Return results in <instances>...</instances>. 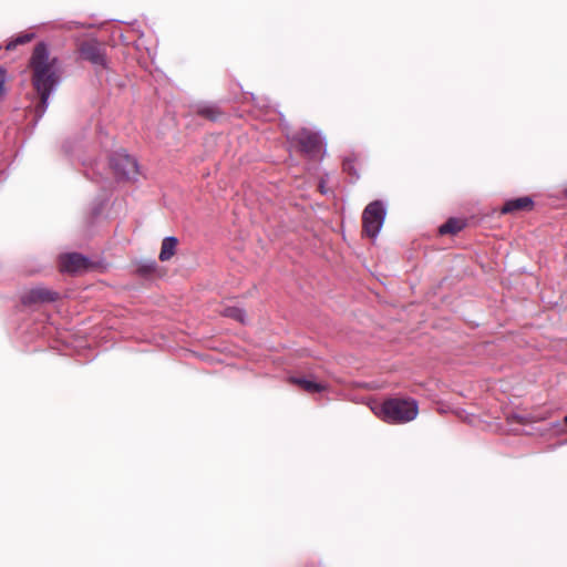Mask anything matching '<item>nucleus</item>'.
I'll use <instances>...</instances> for the list:
<instances>
[{
    "label": "nucleus",
    "instance_id": "nucleus-1",
    "mask_svg": "<svg viewBox=\"0 0 567 567\" xmlns=\"http://www.w3.org/2000/svg\"><path fill=\"white\" fill-rule=\"evenodd\" d=\"M61 66L55 58L50 56L43 44H38V96L45 104L49 95L61 82Z\"/></svg>",
    "mask_w": 567,
    "mask_h": 567
},
{
    "label": "nucleus",
    "instance_id": "nucleus-2",
    "mask_svg": "<svg viewBox=\"0 0 567 567\" xmlns=\"http://www.w3.org/2000/svg\"><path fill=\"white\" fill-rule=\"evenodd\" d=\"M372 412L382 421L401 424L413 421L419 413L417 402L413 399H389L382 403H374Z\"/></svg>",
    "mask_w": 567,
    "mask_h": 567
},
{
    "label": "nucleus",
    "instance_id": "nucleus-3",
    "mask_svg": "<svg viewBox=\"0 0 567 567\" xmlns=\"http://www.w3.org/2000/svg\"><path fill=\"white\" fill-rule=\"evenodd\" d=\"M385 215L386 210L382 203L379 200L370 203L364 208L362 214V223L363 231L367 234V236L371 238H375L378 236L383 226Z\"/></svg>",
    "mask_w": 567,
    "mask_h": 567
},
{
    "label": "nucleus",
    "instance_id": "nucleus-4",
    "mask_svg": "<svg viewBox=\"0 0 567 567\" xmlns=\"http://www.w3.org/2000/svg\"><path fill=\"white\" fill-rule=\"evenodd\" d=\"M110 165L114 173L123 178H134L137 174V163L135 158L124 151L115 152L110 159Z\"/></svg>",
    "mask_w": 567,
    "mask_h": 567
},
{
    "label": "nucleus",
    "instance_id": "nucleus-5",
    "mask_svg": "<svg viewBox=\"0 0 567 567\" xmlns=\"http://www.w3.org/2000/svg\"><path fill=\"white\" fill-rule=\"evenodd\" d=\"M292 141L302 152L310 155L319 153L322 146L320 136L307 128L300 130L296 136L292 137Z\"/></svg>",
    "mask_w": 567,
    "mask_h": 567
},
{
    "label": "nucleus",
    "instance_id": "nucleus-6",
    "mask_svg": "<svg viewBox=\"0 0 567 567\" xmlns=\"http://www.w3.org/2000/svg\"><path fill=\"white\" fill-rule=\"evenodd\" d=\"M90 267V260L78 252H69L60 257V269L63 272L81 274Z\"/></svg>",
    "mask_w": 567,
    "mask_h": 567
},
{
    "label": "nucleus",
    "instance_id": "nucleus-7",
    "mask_svg": "<svg viewBox=\"0 0 567 567\" xmlns=\"http://www.w3.org/2000/svg\"><path fill=\"white\" fill-rule=\"evenodd\" d=\"M81 53L86 60L91 61L92 63L97 65H105V56L96 44H84L81 49Z\"/></svg>",
    "mask_w": 567,
    "mask_h": 567
},
{
    "label": "nucleus",
    "instance_id": "nucleus-8",
    "mask_svg": "<svg viewBox=\"0 0 567 567\" xmlns=\"http://www.w3.org/2000/svg\"><path fill=\"white\" fill-rule=\"evenodd\" d=\"M533 207V200L529 197L511 199L502 207V214H509L518 210H529Z\"/></svg>",
    "mask_w": 567,
    "mask_h": 567
},
{
    "label": "nucleus",
    "instance_id": "nucleus-9",
    "mask_svg": "<svg viewBox=\"0 0 567 567\" xmlns=\"http://www.w3.org/2000/svg\"><path fill=\"white\" fill-rule=\"evenodd\" d=\"M178 245V240L176 237H166L162 241V247L159 251V260L167 261L169 260L176 252V248Z\"/></svg>",
    "mask_w": 567,
    "mask_h": 567
},
{
    "label": "nucleus",
    "instance_id": "nucleus-10",
    "mask_svg": "<svg viewBox=\"0 0 567 567\" xmlns=\"http://www.w3.org/2000/svg\"><path fill=\"white\" fill-rule=\"evenodd\" d=\"M289 382L299 385L301 389L309 393L320 392L324 390V385L321 383L316 382L315 380L307 379V378H297L291 377L289 378Z\"/></svg>",
    "mask_w": 567,
    "mask_h": 567
},
{
    "label": "nucleus",
    "instance_id": "nucleus-11",
    "mask_svg": "<svg viewBox=\"0 0 567 567\" xmlns=\"http://www.w3.org/2000/svg\"><path fill=\"white\" fill-rule=\"evenodd\" d=\"M464 221L460 219H450L440 227L441 234H455L464 227Z\"/></svg>",
    "mask_w": 567,
    "mask_h": 567
},
{
    "label": "nucleus",
    "instance_id": "nucleus-12",
    "mask_svg": "<svg viewBox=\"0 0 567 567\" xmlns=\"http://www.w3.org/2000/svg\"><path fill=\"white\" fill-rule=\"evenodd\" d=\"M32 38H33V33H25V34L18 35L17 38L11 40L7 44V50H13L19 44H24L27 42H30L32 40Z\"/></svg>",
    "mask_w": 567,
    "mask_h": 567
},
{
    "label": "nucleus",
    "instance_id": "nucleus-13",
    "mask_svg": "<svg viewBox=\"0 0 567 567\" xmlns=\"http://www.w3.org/2000/svg\"><path fill=\"white\" fill-rule=\"evenodd\" d=\"M225 316L236 319L237 321L245 322V312L239 308H227Z\"/></svg>",
    "mask_w": 567,
    "mask_h": 567
},
{
    "label": "nucleus",
    "instance_id": "nucleus-14",
    "mask_svg": "<svg viewBox=\"0 0 567 567\" xmlns=\"http://www.w3.org/2000/svg\"><path fill=\"white\" fill-rule=\"evenodd\" d=\"M21 302L25 307H30L35 302V290L31 289L25 295L21 296Z\"/></svg>",
    "mask_w": 567,
    "mask_h": 567
},
{
    "label": "nucleus",
    "instance_id": "nucleus-15",
    "mask_svg": "<svg viewBox=\"0 0 567 567\" xmlns=\"http://www.w3.org/2000/svg\"><path fill=\"white\" fill-rule=\"evenodd\" d=\"M198 113L207 118L215 120L218 112L214 106H203Z\"/></svg>",
    "mask_w": 567,
    "mask_h": 567
},
{
    "label": "nucleus",
    "instance_id": "nucleus-16",
    "mask_svg": "<svg viewBox=\"0 0 567 567\" xmlns=\"http://www.w3.org/2000/svg\"><path fill=\"white\" fill-rule=\"evenodd\" d=\"M54 296H55L54 293L44 291L43 289H38V295H37L38 300L50 301V300L54 299Z\"/></svg>",
    "mask_w": 567,
    "mask_h": 567
},
{
    "label": "nucleus",
    "instance_id": "nucleus-17",
    "mask_svg": "<svg viewBox=\"0 0 567 567\" xmlns=\"http://www.w3.org/2000/svg\"><path fill=\"white\" fill-rule=\"evenodd\" d=\"M6 81H7V71L4 68H0V97L6 93Z\"/></svg>",
    "mask_w": 567,
    "mask_h": 567
},
{
    "label": "nucleus",
    "instance_id": "nucleus-18",
    "mask_svg": "<svg viewBox=\"0 0 567 567\" xmlns=\"http://www.w3.org/2000/svg\"><path fill=\"white\" fill-rule=\"evenodd\" d=\"M30 68L33 69L31 74V83L35 85V51L30 56Z\"/></svg>",
    "mask_w": 567,
    "mask_h": 567
},
{
    "label": "nucleus",
    "instance_id": "nucleus-19",
    "mask_svg": "<svg viewBox=\"0 0 567 567\" xmlns=\"http://www.w3.org/2000/svg\"><path fill=\"white\" fill-rule=\"evenodd\" d=\"M320 188H321V193H326V190H324V189H326V186H322V185H321V186H320Z\"/></svg>",
    "mask_w": 567,
    "mask_h": 567
},
{
    "label": "nucleus",
    "instance_id": "nucleus-20",
    "mask_svg": "<svg viewBox=\"0 0 567 567\" xmlns=\"http://www.w3.org/2000/svg\"><path fill=\"white\" fill-rule=\"evenodd\" d=\"M320 188H321V193H326V190H324V189H326V186H322V185H321V186H320Z\"/></svg>",
    "mask_w": 567,
    "mask_h": 567
},
{
    "label": "nucleus",
    "instance_id": "nucleus-21",
    "mask_svg": "<svg viewBox=\"0 0 567 567\" xmlns=\"http://www.w3.org/2000/svg\"><path fill=\"white\" fill-rule=\"evenodd\" d=\"M564 420H565V423L567 424V415L565 416V419H564Z\"/></svg>",
    "mask_w": 567,
    "mask_h": 567
}]
</instances>
